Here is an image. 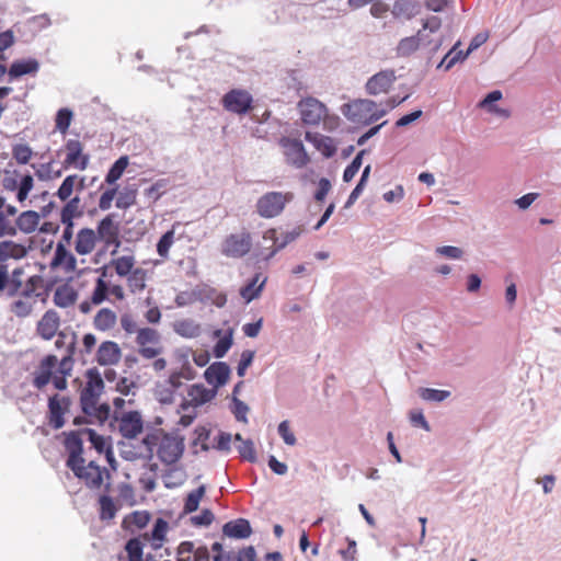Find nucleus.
<instances>
[{
  "label": "nucleus",
  "instance_id": "40",
  "mask_svg": "<svg viewBox=\"0 0 561 561\" xmlns=\"http://www.w3.org/2000/svg\"><path fill=\"white\" fill-rule=\"evenodd\" d=\"M27 250L24 245L12 241H3L0 243V263H4L8 259H22L26 255Z\"/></svg>",
  "mask_w": 561,
  "mask_h": 561
},
{
  "label": "nucleus",
  "instance_id": "30",
  "mask_svg": "<svg viewBox=\"0 0 561 561\" xmlns=\"http://www.w3.org/2000/svg\"><path fill=\"white\" fill-rule=\"evenodd\" d=\"M18 294L30 299H33L35 302H37L38 299L45 301L46 290L43 277L39 275H33L28 277L25 284H22V287L20 288Z\"/></svg>",
  "mask_w": 561,
  "mask_h": 561
},
{
  "label": "nucleus",
  "instance_id": "1",
  "mask_svg": "<svg viewBox=\"0 0 561 561\" xmlns=\"http://www.w3.org/2000/svg\"><path fill=\"white\" fill-rule=\"evenodd\" d=\"M65 448L68 453L66 466L90 490H100L103 485L110 490L111 473L105 467L98 466L94 461L85 463L83 448L77 434H67Z\"/></svg>",
  "mask_w": 561,
  "mask_h": 561
},
{
  "label": "nucleus",
  "instance_id": "26",
  "mask_svg": "<svg viewBox=\"0 0 561 561\" xmlns=\"http://www.w3.org/2000/svg\"><path fill=\"white\" fill-rule=\"evenodd\" d=\"M122 358V350L114 341L102 342L95 353V360L101 366L117 365Z\"/></svg>",
  "mask_w": 561,
  "mask_h": 561
},
{
  "label": "nucleus",
  "instance_id": "29",
  "mask_svg": "<svg viewBox=\"0 0 561 561\" xmlns=\"http://www.w3.org/2000/svg\"><path fill=\"white\" fill-rule=\"evenodd\" d=\"M305 139L312 144L313 147L325 158L333 157L337 150L335 140L332 137L324 136L320 133L306 131Z\"/></svg>",
  "mask_w": 561,
  "mask_h": 561
},
{
  "label": "nucleus",
  "instance_id": "63",
  "mask_svg": "<svg viewBox=\"0 0 561 561\" xmlns=\"http://www.w3.org/2000/svg\"><path fill=\"white\" fill-rule=\"evenodd\" d=\"M211 551L214 552V561H234L233 553L225 551L220 542H214Z\"/></svg>",
  "mask_w": 561,
  "mask_h": 561
},
{
  "label": "nucleus",
  "instance_id": "4",
  "mask_svg": "<svg viewBox=\"0 0 561 561\" xmlns=\"http://www.w3.org/2000/svg\"><path fill=\"white\" fill-rule=\"evenodd\" d=\"M142 443L150 456L156 453L158 458L167 465L175 463L184 451L183 438L162 432L148 434Z\"/></svg>",
  "mask_w": 561,
  "mask_h": 561
},
{
  "label": "nucleus",
  "instance_id": "36",
  "mask_svg": "<svg viewBox=\"0 0 561 561\" xmlns=\"http://www.w3.org/2000/svg\"><path fill=\"white\" fill-rule=\"evenodd\" d=\"M265 283L266 277L262 278L261 273L255 274L251 282L241 287L240 296L245 300V302H250L253 299L259 298L265 286Z\"/></svg>",
  "mask_w": 561,
  "mask_h": 561
},
{
  "label": "nucleus",
  "instance_id": "55",
  "mask_svg": "<svg viewBox=\"0 0 561 561\" xmlns=\"http://www.w3.org/2000/svg\"><path fill=\"white\" fill-rule=\"evenodd\" d=\"M419 396L425 401L440 402L447 399L450 396V392L432 388H420Z\"/></svg>",
  "mask_w": 561,
  "mask_h": 561
},
{
  "label": "nucleus",
  "instance_id": "25",
  "mask_svg": "<svg viewBox=\"0 0 561 561\" xmlns=\"http://www.w3.org/2000/svg\"><path fill=\"white\" fill-rule=\"evenodd\" d=\"M23 274L22 268H14L10 276L8 265L0 263V291L11 296L18 294L23 284L21 278Z\"/></svg>",
  "mask_w": 561,
  "mask_h": 561
},
{
  "label": "nucleus",
  "instance_id": "58",
  "mask_svg": "<svg viewBox=\"0 0 561 561\" xmlns=\"http://www.w3.org/2000/svg\"><path fill=\"white\" fill-rule=\"evenodd\" d=\"M364 154V150L360 151L354 159L353 161L351 162V164H348L344 172H343V180L345 182H350L354 179V176L356 175V173L359 171L360 169V165H362V156Z\"/></svg>",
  "mask_w": 561,
  "mask_h": 561
},
{
  "label": "nucleus",
  "instance_id": "2",
  "mask_svg": "<svg viewBox=\"0 0 561 561\" xmlns=\"http://www.w3.org/2000/svg\"><path fill=\"white\" fill-rule=\"evenodd\" d=\"M111 255L108 267L118 278L124 279L127 291L131 295L142 294L150 280V271L137 265L138 262L133 251L116 254V250H114Z\"/></svg>",
  "mask_w": 561,
  "mask_h": 561
},
{
  "label": "nucleus",
  "instance_id": "51",
  "mask_svg": "<svg viewBox=\"0 0 561 561\" xmlns=\"http://www.w3.org/2000/svg\"><path fill=\"white\" fill-rule=\"evenodd\" d=\"M99 505H100V518L102 520H110L115 517L117 507L115 506V503L111 496L105 495V494L101 495L99 499Z\"/></svg>",
  "mask_w": 561,
  "mask_h": 561
},
{
  "label": "nucleus",
  "instance_id": "8",
  "mask_svg": "<svg viewBox=\"0 0 561 561\" xmlns=\"http://www.w3.org/2000/svg\"><path fill=\"white\" fill-rule=\"evenodd\" d=\"M442 26V20L438 16L432 15L423 21L422 30L416 35L402 38L397 47L396 54L398 57H409L414 54L421 46V41H424V31L436 33Z\"/></svg>",
  "mask_w": 561,
  "mask_h": 561
},
{
  "label": "nucleus",
  "instance_id": "34",
  "mask_svg": "<svg viewBox=\"0 0 561 561\" xmlns=\"http://www.w3.org/2000/svg\"><path fill=\"white\" fill-rule=\"evenodd\" d=\"M222 533L230 538L245 539L251 536L252 528L248 519L238 518L225 524Z\"/></svg>",
  "mask_w": 561,
  "mask_h": 561
},
{
  "label": "nucleus",
  "instance_id": "41",
  "mask_svg": "<svg viewBox=\"0 0 561 561\" xmlns=\"http://www.w3.org/2000/svg\"><path fill=\"white\" fill-rule=\"evenodd\" d=\"M169 529V524L163 518H158L154 523L153 529L150 534L146 533L142 535V539L145 541L151 542L153 547H161L163 540L165 539L167 531Z\"/></svg>",
  "mask_w": 561,
  "mask_h": 561
},
{
  "label": "nucleus",
  "instance_id": "37",
  "mask_svg": "<svg viewBox=\"0 0 561 561\" xmlns=\"http://www.w3.org/2000/svg\"><path fill=\"white\" fill-rule=\"evenodd\" d=\"M117 322L116 313L110 308L100 309L93 318V327L98 331L106 332L112 330Z\"/></svg>",
  "mask_w": 561,
  "mask_h": 561
},
{
  "label": "nucleus",
  "instance_id": "50",
  "mask_svg": "<svg viewBox=\"0 0 561 561\" xmlns=\"http://www.w3.org/2000/svg\"><path fill=\"white\" fill-rule=\"evenodd\" d=\"M174 329L176 333L184 337H195L201 332V327L195 323L193 320H180L174 324Z\"/></svg>",
  "mask_w": 561,
  "mask_h": 561
},
{
  "label": "nucleus",
  "instance_id": "61",
  "mask_svg": "<svg viewBox=\"0 0 561 561\" xmlns=\"http://www.w3.org/2000/svg\"><path fill=\"white\" fill-rule=\"evenodd\" d=\"M239 454L241 457L248 461H255L256 460V454L254 449L253 442L250 439L242 440V444L238 446Z\"/></svg>",
  "mask_w": 561,
  "mask_h": 561
},
{
  "label": "nucleus",
  "instance_id": "59",
  "mask_svg": "<svg viewBox=\"0 0 561 561\" xmlns=\"http://www.w3.org/2000/svg\"><path fill=\"white\" fill-rule=\"evenodd\" d=\"M194 543L191 541H183L178 548L176 561H193L194 560Z\"/></svg>",
  "mask_w": 561,
  "mask_h": 561
},
{
  "label": "nucleus",
  "instance_id": "14",
  "mask_svg": "<svg viewBox=\"0 0 561 561\" xmlns=\"http://www.w3.org/2000/svg\"><path fill=\"white\" fill-rule=\"evenodd\" d=\"M221 104L226 111L243 115L253 108V98L247 90L232 89L222 96Z\"/></svg>",
  "mask_w": 561,
  "mask_h": 561
},
{
  "label": "nucleus",
  "instance_id": "64",
  "mask_svg": "<svg viewBox=\"0 0 561 561\" xmlns=\"http://www.w3.org/2000/svg\"><path fill=\"white\" fill-rule=\"evenodd\" d=\"M278 434L284 439L285 444L289 446H294L297 442L294 433L289 428L288 421L280 422L278 425Z\"/></svg>",
  "mask_w": 561,
  "mask_h": 561
},
{
  "label": "nucleus",
  "instance_id": "13",
  "mask_svg": "<svg viewBox=\"0 0 561 561\" xmlns=\"http://www.w3.org/2000/svg\"><path fill=\"white\" fill-rule=\"evenodd\" d=\"M136 344L138 354L146 359L156 358L162 352L160 335L157 330L151 328H142L137 331Z\"/></svg>",
  "mask_w": 561,
  "mask_h": 561
},
{
  "label": "nucleus",
  "instance_id": "48",
  "mask_svg": "<svg viewBox=\"0 0 561 561\" xmlns=\"http://www.w3.org/2000/svg\"><path fill=\"white\" fill-rule=\"evenodd\" d=\"M153 394L160 403L170 404L174 402L176 392L162 380L156 383Z\"/></svg>",
  "mask_w": 561,
  "mask_h": 561
},
{
  "label": "nucleus",
  "instance_id": "6",
  "mask_svg": "<svg viewBox=\"0 0 561 561\" xmlns=\"http://www.w3.org/2000/svg\"><path fill=\"white\" fill-rule=\"evenodd\" d=\"M343 114L348 121L369 125L385 116L379 103L369 99H357L343 106Z\"/></svg>",
  "mask_w": 561,
  "mask_h": 561
},
{
  "label": "nucleus",
  "instance_id": "62",
  "mask_svg": "<svg viewBox=\"0 0 561 561\" xmlns=\"http://www.w3.org/2000/svg\"><path fill=\"white\" fill-rule=\"evenodd\" d=\"M254 358V352L250 350H245L241 354V358L239 360L237 367V374L239 377H243L245 375L247 369L251 366Z\"/></svg>",
  "mask_w": 561,
  "mask_h": 561
},
{
  "label": "nucleus",
  "instance_id": "43",
  "mask_svg": "<svg viewBox=\"0 0 561 561\" xmlns=\"http://www.w3.org/2000/svg\"><path fill=\"white\" fill-rule=\"evenodd\" d=\"M150 520V514L146 511H136L126 515L123 519V527L133 530L145 528Z\"/></svg>",
  "mask_w": 561,
  "mask_h": 561
},
{
  "label": "nucleus",
  "instance_id": "44",
  "mask_svg": "<svg viewBox=\"0 0 561 561\" xmlns=\"http://www.w3.org/2000/svg\"><path fill=\"white\" fill-rule=\"evenodd\" d=\"M35 305L33 299L19 294L11 305V311L19 318H26L33 312Z\"/></svg>",
  "mask_w": 561,
  "mask_h": 561
},
{
  "label": "nucleus",
  "instance_id": "46",
  "mask_svg": "<svg viewBox=\"0 0 561 561\" xmlns=\"http://www.w3.org/2000/svg\"><path fill=\"white\" fill-rule=\"evenodd\" d=\"M206 493L205 485H199L197 489L191 491L184 503L183 513L191 514L198 508L201 500L204 497Z\"/></svg>",
  "mask_w": 561,
  "mask_h": 561
},
{
  "label": "nucleus",
  "instance_id": "23",
  "mask_svg": "<svg viewBox=\"0 0 561 561\" xmlns=\"http://www.w3.org/2000/svg\"><path fill=\"white\" fill-rule=\"evenodd\" d=\"M16 207L7 205L5 199L0 196V237L16 236Z\"/></svg>",
  "mask_w": 561,
  "mask_h": 561
},
{
  "label": "nucleus",
  "instance_id": "33",
  "mask_svg": "<svg viewBox=\"0 0 561 561\" xmlns=\"http://www.w3.org/2000/svg\"><path fill=\"white\" fill-rule=\"evenodd\" d=\"M77 300L78 291L68 283L59 285L54 291L53 301L60 308H69L73 306Z\"/></svg>",
  "mask_w": 561,
  "mask_h": 561
},
{
  "label": "nucleus",
  "instance_id": "11",
  "mask_svg": "<svg viewBox=\"0 0 561 561\" xmlns=\"http://www.w3.org/2000/svg\"><path fill=\"white\" fill-rule=\"evenodd\" d=\"M300 232L301 230L298 228L291 231L282 232L280 236H278V232L275 228H270L265 230L263 232V240L272 241V245L261 250L259 256L264 261L271 260L277 252L283 250L287 244L295 241L299 237Z\"/></svg>",
  "mask_w": 561,
  "mask_h": 561
},
{
  "label": "nucleus",
  "instance_id": "22",
  "mask_svg": "<svg viewBox=\"0 0 561 561\" xmlns=\"http://www.w3.org/2000/svg\"><path fill=\"white\" fill-rule=\"evenodd\" d=\"M283 147L285 148L286 161L289 164L296 168H304L305 165L308 164L309 157L300 140L285 139L283 140Z\"/></svg>",
  "mask_w": 561,
  "mask_h": 561
},
{
  "label": "nucleus",
  "instance_id": "17",
  "mask_svg": "<svg viewBox=\"0 0 561 561\" xmlns=\"http://www.w3.org/2000/svg\"><path fill=\"white\" fill-rule=\"evenodd\" d=\"M71 401L68 397L54 394L48 400V424L59 430L65 425V414L69 411Z\"/></svg>",
  "mask_w": 561,
  "mask_h": 561
},
{
  "label": "nucleus",
  "instance_id": "5",
  "mask_svg": "<svg viewBox=\"0 0 561 561\" xmlns=\"http://www.w3.org/2000/svg\"><path fill=\"white\" fill-rule=\"evenodd\" d=\"M297 110L305 125L318 126L322 123L328 130H333L340 125L339 116L331 115L327 105L317 98H302L297 103Z\"/></svg>",
  "mask_w": 561,
  "mask_h": 561
},
{
  "label": "nucleus",
  "instance_id": "15",
  "mask_svg": "<svg viewBox=\"0 0 561 561\" xmlns=\"http://www.w3.org/2000/svg\"><path fill=\"white\" fill-rule=\"evenodd\" d=\"M396 80L397 76L393 69L381 70L367 80L365 90L369 95L387 94Z\"/></svg>",
  "mask_w": 561,
  "mask_h": 561
},
{
  "label": "nucleus",
  "instance_id": "57",
  "mask_svg": "<svg viewBox=\"0 0 561 561\" xmlns=\"http://www.w3.org/2000/svg\"><path fill=\"white\" fill-rule=\"evenodd\" d=\"M231 345H232V334L230 332L229 334H227L218 340V342L214 346V356L216 358L224 357L227 354V352L229 351V348L231 347Z\"/></svg>",
  "mask_w": 561,
  "mask_h": 561
},
{
  "label": "nucleus",
  "instance_id": "54",
  "mask_svg": "<svg viewBox=\"0 0 561 561\" xmlns=\"http://www.w3.org/2000/svg\"><path fill=\"white\" fill-rule=\"evenodd\" d=\"M174 243V230L171 229L167 231L157 243V252L162 259H167L169 256V251L172 244Z\"/></svg>",
  "mask_w": 561,
  "mask_h": 561
},
{
  "label": "nucleus",
  "instance_id": "18",
  "mask_svg": "<svg viewBox=\"0 0 561 561\" xmlns=\"http://www.w3.org/2000/svg\"><path fill=\"white\" fill-rule=\"evenodd\" d=\"M118 431L123 437L136 438L144 430V420L138 411H129L116 417Z\"/></svg>",
  "mask_w": 561,
  "mask_h": 561
},
{
  "label": "nucleus",
  "instance_id": "47",
  "mask_svg": "<svg viewBox=\"0 0 561 561\" xmlns=\"http://www.w3.org/2000/svg\"><path fill=\"white\" fill-rule=\"evenodd\" d=\"M147 542L142 539V535L138 538L129 539L125 546L128 561H142V549Z\"/></svg>",
  "mask_w": 561,
  "mask_h": 561
},
{
  "label": "nucleus",
  "instance_id": "52",
  "mask_svg": "<svg viewBox=\"0 0 561 561\" xmlns=\"http://www.w3.org/2000/svg\"><path fill=\"white\" fill-rule=\"evenodd\" d=\"M33 187H34L33 176L31 174L22 175L19 181L18 188H16V191H18L16 192V201L20 204H23L27 199L28 194L33 190Z\"/></svg>",
  "mask_w": 561,
  "mask_h": 561
},
{
  "label": "nucleus",
  "instance_id": "27",
  "mask_svg": "<svg viewBox=\"0 0 561 561\" xmlns=\"http://www.w3.org/2000/svg\"><path fill=\"white\" fill-rule=\"evenodd\" d=\"M85 188V176L79 174H69L61 182L55 196L60 202L71 199L75 192H82Z\"/></svg>",
  "mask_w": 561,
  "mask_h": 561
},
{
  "label": "nucleus",
  "instance_id": "21",
  "mask_svg": "<svg viewBox=\"0 0 561 561\" xmlns=\"http://www.w3.org/2000/svg\"><path fill=\"white\" fill-rule=\"evenodd\" d=\"M95 232L98 239L101 240L104 244H114L116 248L119 247L121 241L118 239V225L114 221V216L112 214L105 216L102 220L99 221Z\"/></svg>",
  "mask_w": 561,
  "mask_h": 561
},
{
  "label": "nucleus",
  "instance_id": "31",
  "mask_svg": "<svg viewBox=\"0 0 561 561\" xmlns=\"http://www.w3.org/2000/svg\"><path fill=\"white\" fill-rule=\"evenodd\" d=\"M205 379L208 383L214 386V389L217 390L218 387L224 386L230 376V368L229 366L224 362H217L211 364L206 370H205Z\"/></svg>",
  "mask_w": 561,
  "mask_h": 561
},
{
  "label": "nucleus",
  "instance_id": "35",
  "mask_svg": "<svg viewBox=\"0 0 561 561\" xmlns=\"http://www.w3.org/2000/svg\"><path fill=\"white\" fill-rule=\"evenodd\" d=\"M69 434H77L80 442H81V447L83 448V440L87 439L91 443V445L93 446V448H95V450L99 453V454H102V453H107V456H110L112 453L111 450L106 447V440L105 438L102 436V435H99L94 430H91V428H83V430H80V431H72L70 432Z\"/></svg>",
  "mask_w": 561,
  "mask_h": 561
},
{
  "label": "nucleus",
  "instance_id": "32",
  "mask_svg": "<svg viewBox=\"0 0 561 561\" xmlns=\"http://www.w3.org/2000/svg\"><path fill=\"white\" fill-rule=\"evenodd\" d=\"M216 389H208L202 383L192 385L188 389V398L190 401L182 404V408H186L187 404L193 407L203 405L210 400H213L216 396Z\"/></svg>",
  "mask_w": 561,
  "mask_h": 561
},
{
  "label": "nucleus",
  "instance_id": "19",
  "mask_svg": "<svg viewBox=\"0 0 561 561\" xmlns=\"http://www.w3.org/2000/svg\"><path fill=\"white\" fill-rule=\"evenodd\" d=\"M50 267L53 270L61 271L66 274H71L77 268V259L67 249L66 244L58 242L54 252V256L50 261Z\"/></svg>",
  "mask_w": 561,
  "mask_h": 561
},
{
  "label": "nucleus",
  "instance_id": "3",
  "mask_svg": "<svg viewBox=\"0 0 561 561\" xmlns=\"http://www.w3.org/2000/svg\"><path fill=\"white\" fill-rule=\"evenodd\" d=\"M85 382L80 390V404L83 413L103 423L110 416V405L100 403L104 391V381L96 368H90L84 374Z\"/></svg>",
  "mask_w": 561,
  "mask_h": 561
},
{
  "label": "nucleus",
  "instance_id": "56",
  "mask_svg": "<svg viewBox=\"0 0 561 561\" xmlns=\"http://www.w3.org/2000/svg\"><path fill=\"white\" fill-rule=\"evenodd\" d=\"M12 156L19 164H26L32 158V149L28 145L18 144L12 149Z\"/></svg>",
  "mask_w": 561,
  "mask_h": 561
},
{
  "label": "nucleus",
  "instance_id": "10",
  "mask_svg": "<svg viewBox=\"0 0 561 561\" xmlns=\"http://www.w3.org/2000/svg\"><path fill=\"white\" fill-rule=\"evenodd\" d=\"M108 264L96 270L99 277L95 278L93 289L89 299L82 301L79 305V311L81 313H89L93 306H100L108 299L110 283L106 280L108 276Z\"/></svg>",
  "mask_w": 561,
  "mask_h": 561
},
{
  "label": "nucleus",
  "instance_id": "28",
  "mask_svg": "<svg viewBox=\"0 0 561 561\" xmlns=\"http://www.w3.org/2000/svg\"><path fill=\"white\" fill-rule=\"evenodd\" d=\"M98 236L95 230L91 228L80 229L75 239V251L79 255L91 254L98 243Z\"/></svg>",
  "mask_w": 561,
  "mask_h": 561
},
{
  "label": "nucleus",
  "instance_id": "16",
  "mask_svg": "<svg viewBox=\"0 0 561 561\" xmlns=\"http://www.w3.org/2000/svg\"><path fill=\"white\" fill-rule=\"evenodd\" d=\"M61 317L55 309H48L44 312L36 323V334L45 340H53L60 331Z\"/></svg>",
  "mask_w": 561,
  "mask_h": 561
},
{
  "label": "nucleus",
  "instance_id": "7",
  "mask_svg": "<svg viewBox=\"0 0 561 561\" xmlns=\"http://www.w3.org/2000/svg\"><path fill=\"white\" fill-rule=\"evenodd\" d=\"M294 199L291 192H267L256 202L255 208L260 217L270 219L279 216L287 204Z\"/></svg>",
  "mask_w": 561,
  "mask_h": 561
},
{
  "label": "nucleus",
  "instance_id": "53",
  "mask_svg": "<svg viewBox=\"0 0 561 561\" xmlns=\"http://www.w3.org/2000/svg\"><path fill=\"white\" fill-rule=\"evenodd\" d=\"M72 121V112L69 108H60L57 112L56 119H55V126L56 129L65 135Z\"/></svg>",
  "mask_w": 561,
  "mask_h": 561
},
{
  "label": "nucleus",
  "instance_id": "45",
  "mask_svg": "<svg viewBox=\"0 0 561 561\" xmlns=\"http://www.w3.org/2000/svg\"><path fill=\"white\" fill-rule=\"evenodd\" d=\"M129 159L127 156L119 157L113 165L110 168L106 176L105 182L110 185L114 184L116 181H118L126 168L128 167Z\"/></svg>",
  "mask_w": 561,
  "mask_h": 561
},
{
  "label": "nucleus",
  "instance_id": "49",
  "mask_svg": "<svg viewBox=\"0 0 561 561\" xmlns=\"http://www.w3.org/2000/svg\"><path fill=\"white\" fill-rule=\"evenodd\" d=\"M137 188L133 186L125 187L119 192L116 198V207L119 209H127L136 204Z\"/></svg>",
  "mask_w": 561,
  "mask_h": 561
},
{
  "label": "nucleus",
  "instance_id": "9",
  "mask_svg": "<svg viewBox=\"0 0 561 561\" xmlns=\"http://www.w3.org/2000/svg\"><path fill=\"white\" fill-rule=\"evenodd\" d=\"M66 157L62 169L54 173L53 178H60L64 170L76 169L84 171L90 164V156L83 151V145L78 139H68L65 144Z\"/></svg>",
  "mask_w": 561,
  "mask_h": 561
},
{
  "label": "nucleus",
  "instance_id": "39",
  "mask_svg": "<svg viewBox=\"0 0 561 561\" xmlns=\"http://www.w3.org/2000/svg\"><path fill=\"white\" fill-rule=\"evenodd\" d=\"M38 68L39 64L36 59L16 60L11 65L8 73L11 79H14L24 75L36 73Z\"/></svg>",
  "mask_w": 561,
  "mask_h": 561
},
{
  "label": "nucleus",
  "instance_id": "42",
  "mask_svg": "<svg viewBox=\"0 0 561 561\" xmlns=\"http://www.w3.org/2000/svg\"><path fill=\"white\" fill-rule=\"evenodd\" d=\"M57 340L55 346L57 348L66 347L67 356L61 360V365H65L67 359H70L76 352V333L59 331L57 333Z\"/></svg>",
  "mask_w": 561,
  "mask_h": 561
},
{
  "label": "nucleus",
  "instance_id": "12",
  "mask_svg": "<svg viewBox=\"0 0 561 561\" xmlns=\"http://www.w3.org/2000/svg\"><path fill=\"white\" fill-rule=\"evenodd\" d=\"M252 248V237L249 231L230 233L221 243V254L227 257L240 259L245 256Z\"/></svg>",
  "mask_w": 561,
  "mask_h": 561
},
{
  "label": "nucleus",
  "instance_id": "38",
  "mask_svg": "<svg viewBox=\"0 0 561 561\" xmlns=\"http://www.w3.org/2000/svg\"><path fill=\"white\" fill-rule=\"evenodd\" d=\"M65 205L60 210V221L68 222L73 221L76 218H80L83 215L81 199L78 195L71 199L64 202Z\"/></svg>",
  "mask_w": 561,
  "mask_h": 561
},
{
  "label": "nucleus",
  "instance_id": "60",
  "mask_svg": "<svg viewBox=\"0 0 561 561\" xmlns=\"http://www.w3.org/2000/svg\"><path fill=\"white\" fill-rule=\"evenodd\" d=\"M183 378L190 379L192 376L185 375L183 370H176L172 371L170 376L163 381L168 383V387L170 386L173 388V390H175V392H178V390L183 386Z\"/></svg>",
  "mask_w": 561,
  "mask_h": 561
},
{
  "label": "nucleus",
  "instance_id": "20",
  "mask_svg": "<svg viewBox=\"0 0 561 561\" xmlns=\"http://www.w3.org/2000/svg\"><path fill=\"white\" fill-rule=\"evenodd\" d=\"M58 359L55 355L45 356L33 373V386L36 389H43L50 382Z\"/></svg>",
  "mask_w": 561,
  "mask_h": 561
},
{
  "label": "nucleus",
  "instance_id": "24",
  "mask_svg": "<svg viewBox=\"0 0 561 561\" xmlns=\"http://www.w3.org/2000/svg\"><path fill=\"white\" fill-rule=\"evenodd\" d=\"M42 221V215L35 210H23L21 213L16 211V234H32L38 229L41 231H45L43 227L39 228Z\"/></svg>",
  "mask_w": 561,
  "mask_h": 561
}]
</instances>
